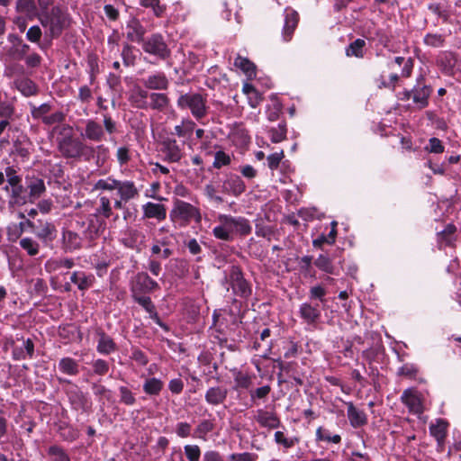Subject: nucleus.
Returning a JSON list of instances; mask_svg holds the SVG:
<instances>
[{"mask_svg":"<svg viewBox=\"0 0 461 461\" xmlns=\"http://www.w3.org/2000/svg\"><path fill=\"white\" fill-rule=\"evenodd\" d=\"M86 139L99 142L104 139V131L101 124L94 120H87L86 122L85 133L82 134Z\"/></svg>","mask_w":461,"mask_h":461,"instance_id":"nucleus-12","label":"nucleus"},{"mask_svg":"<svg viewBox=\"0 0 461 461\" xmlns=\"http://www.w3.org/2000/svg\"><path fill=\"white\" fill-rule=\"evenodd\" d=\"M257 455L244 452V453H234L230 456V461H256Z\"/></svg>","mask_w":461,"mask_h":461,"instance_id":"nucleus-60","label":"nucleus"},{"mask_svg":"<svg viewBox=\"0 0 461 461\" xmlns=\"http://www.w3.org/2000/svg\"><path fill=\"white\" fill-rule=\"evenodd\" d=\"M5 176L7 177V182L10 185H16L22 182V178L17 175L16 170L13 167H7L5 171Z\"/></svg>","mask_w":461,"mask_h":461,"instance_id":"nucleus-56","label":"nucleus"},{"mask_svg":"<svg viewBox=\"0 0 461 461\" xmlns=\"http://www.w3.org/2000/svg\"><path fill=\"white\" fill-rule=\"evenodd\" d=\"M223 218H228V215H219L218 219L221 224L220 226H216L212 230V233L219 240L230 241L232 240V230L230 225H226V221Z\"/></svg>","mask_w":461,"mask_h":461,"instance_id":"nucleus-24","label":"nucleus"},{"mask_svg":"<svg viewBox=\"0 0 461 461\" xmlns=\"http://www.w3.org/2000/svg\"><path fill=\"white\" fill-rule=\"evenodd\" d=\"M116 348V345L113 342V340L104 333L100 335L98 345H97V350L101 354H109L113 351H114Z\"/></svg>","mask_w":461,"mask_h":461,"instance_id":"nucleus-35","label":"nucleus"},{"mask_svg":"<svg viewBox=\"0 0 461 461\" xmlns=\"http://www.w3.org/2000/svg\"><path fill=\"white\" fill-rule=\"evenodd\" d=\"M133 299L141 305L149 314L150 317L160 326H163L158 313L155 311V306L149 296L143 294H132Z\"/></svg>","mask_w":461,"mask_h":461,"instance_id":"nucleus-25","label":"nucleus"},{"mask_svg":"<svg viewBox=\"0 0 461 461\" xmlns=\"http://www.w3.org/2000/svg\"><path fill=\"white\" fill-rule=\"evenodd\" d=\"M143 85L153 90H165L168 86V80L164 73H157L142 79Z\"/></svg>","mask_w":461,"mask_h":461,"instance_id":"nucleus-17","label":"nucleus"},{"mask_svg":"<svg viewBox=\"0 0 461 461\" xmlns=\"http://www.w3.org/2000/svg\"><path fill=\"white\" fill-rule=\"evenodd\" d=\"M412 95V99L415 104H417L420 108H423L428 104V98L430 95L429 87L424 86L420 88H415L411 93H406L408 98Z\"/></svg>","mask_w":461,"mask_h":461,"instance_id":"nucleus-27","label":"nucleus"},{"mask_svg":"<svg viewBox=\"0 0 461 461\" xmlns=\"http://www.w3.org/2000/svg\"><path fill=\"white\" fill-rule=\"evenodd\" d=\"M270 391H271V388L269 385H264V386L259 387L254 391H251L250 392L251 400L254 401L256 398L265 399L268 395Z\"/></svg>","mask_w":461,"mask_h":461,"instance_id":"nucleus-64","label":"nucleus"},{"mask_svg":"<svg viewBox=\"0 0 461 461\" xmlns=\"http://www.w3.org/2000/svg\"><path fill=\"white\" fill-rule=\"evenodd\" d=\"M316 438L320 441L331 442L335 444H339L341 441L339 435L331 436L328 429L321 427H320L316 431Z\"/></svg>","mask_w":461,"mask_h":461,"instance_id":"nucleus-42","label":"nucleus"},{"mask_svg":"<svg viewBox=\"0 0 461 461\" xmlns=\"http://www.w3.org/2000/svg\"><path fill=\"white\" fill-rule=\"evenodd\" d=\"M122 200L128 202L139 196V190L132 181H120L117 188Z\"/></svg>","mask_w":461,"mask_h":461,"instance_id":"nucleus-21","label":"nucleus"},{"mask_svg":"<svg viewBox=\"0 0 461 461\" xmlns=\"http://www.w3.org/2000/svg\"><path fill=\"white\" fill-rule=\"evenodd\" d=\"M14 86L24 96L34 95L37 92L36 85L29 78H20L14 82Z\"/></svg>","mask_w":461,"mask_h":461,"instance_id":"nucleus-31","label":"nucleus"},{"mask_svg":"<svg viewBox=\"0 0 461 461\" xmlns=\"http://www.w3.org/2000/svg\"><path fill=\"white\" fill-rule=\"evenodd\" d=\"M95 374L98 375H105L109 370V365L105 360L96 359L92 364Z\"/></svg>","mask_w":461,"mask_h":461,"instance_id":"nucleus-55","label":"nucleus"},{"mask_svg":"<svg viewBox=\"0 0 461 461\" xmlns=\"http://www.w3.org/2000/svg\"><path fill=\"white\" fill-rule=\"evenodd\" d=\"M299 15L297 12L292 10L285 14V25L283 28V39L285 41H289L292 39L293 33L297 27Z\"/></svg>","mask_w":461,"mask_h":461,"instance_id":"nucleus-16","label":"nucleus"},{"mask_svg":"<svg viewBox=\"0 0 461 461\" xmlns=\"http://www.w3.org/2000/svg\"><path fill=\"white\" fill-rule=\"evenodd\" d=\"M119 391H120V400L122 403H124L126 405H132L135 403L136 399L131 390H129L125 386H121L119 388Z\"/></svg>","mask_w":461,"mask_h":461,"instance_id":"nucleus-53","label":"nucleus"},{"mask_svg":"<svg viewBox=\"0 0 461 461\" xmlns=\"http://www.w3.org/2000/svg\"><path fill=\"white\" fill-rule=\"evenodd\" d=\"M226 281L231 286L235 295L241 298H248L251 294V286L244 278L242 271L239 267L232 266L230 268L229 274L226 276Z\"/></svg>","mask_w":461,"mask_h":461,"instance_id":"nucleus-3","label":"nucleus"},{"mask_svg":"<svg viewBox=\"0 0 461 461\" xmlns=\"http://www.w3.org/2000/svg\"><path fill=\"white\" fill-rule=\"evenodd\" d=\"M447 426L448 423L442 419H438L436 420L435 423H431L429 425V432L431 436H433L436 438L438 445L440 447H442L444 445V441L447 436Z\"/></svg>","mask_w":461,"mask_h":461,"instance_id":"nucleus-19","label":"nucleus"},{"mask_svg":"<svg viewBox=\"0 0 461 461\" xmlns=\"http://www.w3.org/2000/svg\"><path fill=\"white\" fill-rule=\"evenodd\" d=\"M41 24L47 28L51 38L59 37L70 24L69 15L59 6L48 10L46 6L38 15Z\"/></svg>","mask_w":461,"mask_h":461,"instance_id":"nucleus-1","label":"nucleus"},{"mask_svg":"<svg viewBox=\"0 0 461 461\" xmlns=\"http://www.w3.org/2000/svg\"><path fill=\"white\" fill-rule=\"evenodd\" d=\"M255 420L261 427L270 429L280 426V420L275 411L258 409L256 411Z\"/></svg>","mask_w":461,"mask_h":461,"instance_id":"nucleus-10","label":"nucleus"},{"mask_svg":"<svg viewBox=\"0 0 461 461\" xmlns=\"http://www.w3.org/2000/svg\"><path fill=\"white\" fill-rule=\"evenodd\" d=\"M284 158V152H276L271 155H269L267 158L268 167L272 170L276 169Z\"/></svg>","mask_w":461,"mask_h":461,"instance_id":"nucleus-57","label":"nucleus"},{"mask_svg":"<svg viewBox=\"0 0 461 461\" xmlns=\"http://www.w3.org/2000/svg\"><path fill=\"white\" fill-rule=\"evenodd\" d=\"M73 266H74V261H73V259H70V258L52 259V260H49L46 263V268L49 271H56L61 267L69 269V268L73 267Z\"/></svg>","mask_w":461,"mask_h":461,"instance_id":"nucleus-37","label":"nucleus"},{"mask_svg":"<svg viewBox=\"0 0 461 461\" xmlns=\"http://www.w3.org/2000/svg\"><path fill=\"white\" fill-rule=\"evenodd\" d=\"M163 382L160 379L152 377L146 379L143 390L147 394L158 395L163 388Z\"/></svg>","mask_w":461,"mask_h":461,"instance_id":"nucleus-34","label":"nucleus"},{"mask_svg":"<svg viewBox=\"0 0 461 461\" xmlns=\"http://www.w3.org/2000/svg\"><path fill=\"white\" fill-rule=\"evenodd\" d=\"M11 187L12 196L17 203H25L28 201V196L24 194V188L21 183L16 184V185H11Z\"/></svg>","mask_w":461,"mask_h":461,"instance_id":"nucleus-51","label":"nucleus"},{"mask_svg":"<svg viewBox=\"0 0 461 461\" xmlns=\"http://www.w3.org/2000/svg\"><path fill=\"white\" fill-rule=\"evenodd\" d=\"M67 394L74 409L80 410L86 407V398L77 386H73L69 389Z\"/></svg>","mask_w":461,"mask_h":461,"instance_id":"nucleus-28","label":"nucleus"},{"mask_svg":"<svg viewBox=\"0 0 461 461\" xmlns=\"http://www.w3.org/2000/svg\"><path fill=\"white\" fill-rule=\"evenodd\" d=\"M218 192V188L212 184H208L204 186V194L210 201L216 204H220L224 202L223 197L217 194Z\"/></svg>","mask_w":461,"mask_h":461,"instance_id":"nucleus-43","label":"nucleus"},{"mask_svg":"<svg viewBox=\"0 0 461 461\" xmlns=\"http://www.w3.org/2000/svg\"><path fill=\"white\" fill-rule=\"evenodd\" d=\"M185 454L188 461H199L201 449L197 445H186L185 446Z\"/></svg>","mask_w":461,"mask_h":461,"instance_id":"nucleus-50","label":"nucleus"},{"mask_svg":"<svg viewBox=\"0 0 461 461\" xmlns=\"http://www.w3.org/2000/svg\"><path fill=\"white\" fill-rule=\"evenodd\" d=\"M63 248L66 251H74L81 248L82 240L79 235L71 230L63 231Z\"/></svg>","mask_w":461,"mask_h":461,"instance_id":"nucleus-23","label":"nucleus"},{"mask_svg":"<svg viewBox=\"0 0 461 461\" xmlns=\"http://www.w3.org/2000/svg\"><path fill=\"white\" fill-rule=\"evenodd\" d=\"M49 455L51 456L52 461H70L65 451L58 446H51L49 448Z\"/></svg>","mask_w":461,"mask_h":461,"instance_id":"nucleus-48","label":"nucleus"},{"mask_svg":"<svg viewBox=\"0 0 461 461\" xmlns=\"http://www.w3.org/2000/svg\"><path fill=\"white\" fill-rule=\"evenodd\" d=\"M158 288V284L145 272L138 273L131 281L132 294H145Z\"/></svg>","mask_w":461,"mask_h":461,"instance_id":"nucleus-6","label":"nucleus"},{"mask_svg":"<svg viewBox=\"0 0 461 461\" xmlns=\"http://www.w3.org/2000/svg\"><path fill=\"white\" fill-rule=\"evenodd\" d=\"M39 223L38 230L35 232L36 236L45 244L51 242L56 237L55 226L49 221H39Z\"/></svg>","mask_w":461,"mask_h":461,"instance_id":"nucleus-18","label":"nucleus"},{"mask_svg":"<svg viewBox=\"0 0 461 461\" xmlns=\"http://www.w3.org/2000/svg\"><path fill=\"white\" fill-rule=\"evenodd\" d=\"M50 106L48 104H43L38 107L33 106L32 109V115L35 119H42L50 112Z\"/></svg>","mask_w":461,"mask_h":461,"instance_id":"nucleus-59","label":"nucleus"},{"mask_svg":"<svg viewBox=\"0 0 461 461\" xmlns=\"http://www.w3.org/2000/svg\"><path fill=\"white\" fill-rule=\"evenodd\" d=\"M276 443L282 445L285 448H290L299 442L298 438H286L282 431H276L275 433Z\"/></svg>","mask_w":461,"mask_h":461,"instance_id":"nucleus-45","label":"nucleus"},{"mask_svg":"<svg viewBox=\"0 0 461 461\" xmlns=\"http://www.w3.org/2000/svg\"><path fill=\"white\" fill-rule=\"evenodd\" d=\"M424 42L428 46L440 47V46H442V44L444 42V39L441 35H438V34H428L424 38Z\"/></svg>","mask_w":461,"mask_h":461,"instance_id":"nucleus-61","label":"nucleus"},{"mask_svg":"<svg viewBox=\"0 0 461 461\" xmlns=\"http://www.w3.org/2000/svg\"><path fill=\"white\" fill-rule=\"evenodd\" d=\"M99 202L100 205L97 209V212L105 218L111 217L112 207L109 198L106 196H101Z\"/></svg>","mask_w":461,"mask_h":461,"instance_id":"nucleus-52","label":"nucleus"},{"mask_svg":"<svg viewBox=\"0 0 461 461\" xmlns=\"http://www.w3.org/2000/svg\"><path fill=\"white\" fill-rule=\"evenodd\" d=\"M142 48L145 52L155 55L161 59H167L171 51L160 34H152L142 42Z\"/></svg>","mask_w":461,"mask_h":461,"instance_id":"nucleus-5","label":"nucleus"},{"mask_svg":"<svg viewBox=\"0 0 461 461\" xmlns=\"http://www.w3.org/2000/svg\"><path fill=\"white\" fill-rule=\"evenodd\" d=\"M366 45V41L362 39L354 41L347 49V56H355L357 58L363 57V49Z\"/></svg>","mask_w":461,"mask_h":461,"instance_id":"nucleus-40","label":"nucleus"},{"mask_svg":"<svg viewBox=\"0 0 461 461\" xmlns=\"http://www.w3.org/2000/svg\"><path fill=\"white\" fill-rule=\"evenodd\" d=\"M87 149L83 141L72 136H66L59 140V150L67 158H78L85 155Z\"/></svg>","mask_w":461,"mask_h":461,"instance_id":"nucleus-4","label":"nucleus"},{"mask_svg":"<svg viewBox=\"0 0 461 461\" xmlns=\"http://www.w3.org/2000/svg\"><path fill=\"white\" fill-rule=\"evenodd\" d=\"M348 418L354 428L361 427L366 423V414L357 410L351 402L348 404Z\"/></svg>","mask_w":461,"mask_h":461,"instance_id":"nucleus-26","label":"nucleus"},{"mask_svg":"<svg viewBox=\"0 0 461 461\" xmlns=\"http://www.w3.org/2000/svg\"><path fill=\"white\" fill-rule=\"evenodd\" d=\"M41 35H42V32H41V28L39 26L35 25V26H32L28 30V32L26 33V38L28 39V41H30L32 42H39Z\"/></svg>","mask_w":461,"mask_h":461,"instance_id":"nucleus-63","label":"nucleus"},{"mask_svg":"<svg viewBox=\"0 0 461 461\" xmlns=\"http://www.w3.org/2000/svg\"><path fill=\"white\" fill-rule=\"evenodd\" d=\"M246 190V185L244 181L237 175L230 174L226 176L222 182L220 192L224 194L233 195L235 197L240 196Z\"/></svg>","mask_w":461,"mask_h":461,"instance_id":"nucleus-7","label":"nucleus"},{"mask_svg":"<svg viewBox=\"0 0 461 461\" xmlns=\"http://www.w3.org/2000/svg\"><path fill=\"white\" fill-rule=\"evenodd\" d=\"M70 280L72 283L77 285L80 290H86L92 285V278L82 272L73 273Z\"/></svg>","mask_w":461,"mask_h":461,"instance_id":"nucleus-36","label":"nucleus"},{"mask_svg":"<svg viewBox=\"0 0 461 461\" xmlns=\"http://www.w3.org/2000/svg\"><path fill=\"white\" fill-rule=\"evenodd\" d=\"M119 182V180L112 177H108L106 179H99L95 183L94 189L112 191L118 188Z\"/></svg>","mask_w":461,"mask_h":461,"instance_id":"nucleus-41","label":"nucleus"},{"mask_svg":"<svg viewBox=\"0 0 461 461\" xmlns=\"http://www.w3.org/2000/svg\"><path fill=\"white\" fill-rule=\"evenodd\" d=\"M150 104L152 109L163 111L169 104V99L165 94L151 93L149 94Z\"/></svg>","mask_w":461,"mask_h":461,"instance_id":"nucleus-33","label":"nucleus"},{"mask_svg":"<svg viewBox=\"0 0 461 461\" xmlns=\"http://www.w3.org/2000/svg\"><path fill=\"white\" fill-rule=\"evenodd\" d=\"M230 163V158L225 152L220 150L215 153L213 167L215 168H221L223 166H227Z\"/></svg>","mask_w":461,"mask_h":461,"instance_id":"nucleus-54","label":"nucleus"},{"mask_svg":"<svg viewBox=\"0 0 461 461\" xmlns=\"http://www.w3.org/2000/svg\"><path fill=\"white\" fill-rule=\"evenodd\" d=\"M226 221V225H230L232 232H237L240 235H248L251 231V226L247 219L242 217H232L228 215V218H223Z\"/></svg>","mask_w":461,"mask_h":461,"instance_id":"nucleus-13","label":"nucleus"},{"mask_svg":"<svg viewBox=\"0 0 461 461\" xmlns=\"http://www.w3.org/2000/svg\"><path fill=\"white\" fill-rule=\"evenodd\" d=\"M20 246L28 255L36 256L40 250L39 243L32 238L26 237L20 240Z\"/></svg>","mask_w":461,"mask_h":461,"instance_id":"nucleus-38","label":"nucleus"},{"mask_svg":"<svg viewBox=\"0 0 461 461\" xmlns=\"http://www.w3.org/2000/svg\"><path fill=\"white\" fill-rule=\"evenodd\" d=\"M162 152L169 162H177L182 158L181 149L176 140H167L162 143Z\"/></svg>","mask_w":461,"mask_h":461,"instance_id":"nucleus-15","label":"nucleus"},{"mask_svg":"<svg viewBox=\"0 0 461 461\" xmlns=\"http://www.w3.org/2000/svg\"><path fill=\"white\" fill-rule=\"evenodd\" d=\"M58 367L62 374L68 375H77L79 373L78 363L71 357L61 358Z\"/></svg>","mask_w":461,"mask_h":461,"instance_id":"nucleus-30","label":"nucleus"},{"mask_svg":"<svg viewBox=\"0 0 461 461\" xmlns=\"http://www.w3.org/2000/svg\"><path fill=\"white\" fill-rule=\"evenodd\" d=\"M14 113V106L7 103H0V118L10 122Z\"/></svg>","mask_w":461,"mask_h":461,"instance_id":"nucleus-58","label":"nucleus"},{"mask_svg":"<svg viewBox=\"0 0 461 461\" xmlns=\"http://www.w3.org/2000/svg\"><path fill=\"white\" fill-rule=\"evenodd\" d=\"M128 32H127V38L135 42H143V36L145 33V30L142 27V25L137 20H132L128 24Z\"/></svg>","mask_w":461,"mask_h":461,"instance_id":"nucleus-29","label":"nucleus"},{"mask_svg":"<svg viewBox=\"0 0 461 461\" xmlns=\"http://www.w3.org/2000/svg\"><path fill=\"white\" fill-rule=\"evenodd\" d=\"M229 390L225 386H213L206 391L204 398L208 404L216 406L225 402Z\"/></svg>","mask_w":461,"mask_h":461,"instance_id":"nucleus-11","label":"nucleus"},{"mask_svg":"<svg viewBox=\"0 0 461 461\" xmlns=\"http://www.w3.org/2000/svg\"><path fill=\"white\" fill-rule=\"evenodd\" d=\"M314 264L319 269L329 274H333L334 267L329 257L325 255H320L314 261Z\"/></svg>","mask_w":461,"mask_h":461,"instance_id":"nucleus-44","label":"nucleus"},{"mask_svg":"<svg viewBox=\"0 0 461 461\" xmlns=\"http://www.w3.org/2000/svg\"><path fill=\"white\" fill-rule=\"evenodd\" d=\"M270 139L273 142L278 143L285 139L286 136V128L285 124H278L276 128H272L269 131Z\"/></svg>","mask_w":461,"mask_h":461,"instance_id":"nucleus-46","label":"nucleus"},{"mask_svg":"<svg viewBox=\"0 0 461 461\" xmlns=\"http://www.w3.org/2000/svg\"><path fill=\"white\" fill-rule=\"evenodd\" d=\"M122 58L125 66H131L134 62V57L132 55V47L126 44L122 50Z\"/></svg>","mask_w":461,"mask_h":461,"instance_id":"nucleus-62","label":"nucleus"},{"mask_svg":"<svg viewBox=\"0 0 461 461\" xmlns=\"http://www.w3.org/2000/svg\"><path fill=\"white\" fill-rule=\"evenodd\" d=\"M206 98L198 93L181 95L177 105L181 109H189L196 120H201L207 113Z\"/></svg>","mask_w":461,"mask_h":461,"instance_id":"nucleus-2","label":"nucleus"},{"mask_svg":"<svg viewBox=\"0 0 461 461\" xmlns=\"http://www.w3.org/2000/svg\"><path fill=\"white\" fill-rule=\"evenodd\" d=\"M14 227L18 228L19 230L16 233H14V237L11 236L12 235L11 228H8V230H7L8 240L11 241H15L16 240H18L21 237V235L23 233V231L26 230L27 228L34 230L35 224L31 220H26V221H21L19 223V225H14Z\"/></svg>","mask_w":461,"mask_h":461,"instance_id":"nucleus-39","label":"nucleus"},{"mask_svg":"<svg viewBox=\"0 0 461 461\" xmlns=\"http://www.w3.org/2000/svg\"><path fill=\"white\" fill-rule=\"evenodd\" d=\"M145 218H154L158 221H163L167 217L166 207L161 203L149 202L142 206Z\"/></svg>","mask_w":461,"mask_h":461,"instance_id":"nucleus-14","label":"nucleus"},{"mask_svg":"<svg viewBox=\"0 0 461 461\" xmlns=\"http://www.w3.org/2000/svg\"><path fill=\"white\" fill-rule=\"evenodd\" d=\"M401 400L411 412L420 414L423 411L421 399L416 391L405 390L401 396Z\"/></svg>","mask_w":461,"mask_h":461,"instance_id":"nucleus-9","label":"nucleus"},{"mask_svg":"<svg viewBox=\"0 0 461 461\" xmlns=\"http://www.w3.org/2000/svg\"><path fill=\"white\" fill-rule=\"evenodd\" d=\"M234 66L242 70L249 78L256 77V67L249 59L238 56L235 59Z\"/></svg>","mask_w":461,"mask_h":461,"instance_id":"nucleus-32","label":"nucleus"},{"mask_svg":"<svg viewBox=\"0 0 461 461\" xmlns=\"http://www.w3.org/2000/svg\"><path fill=\"white\" fill-rule=\"evenodd\" d=\"M140 5L145 8H151L156 16H160L164 7L159 5V0H140Z\"/></svg>","mask_w":461,"mask_h":461,"instance_id":"nucleus-49","label":"nucleus"},{"mask_svg":"<svg viewBox=\"0 0 461 461\" xmlns=\"http://www.w3.org/2000/svg\"><path fill=\"white\" fill-rule=\"evenodd\" d=\"M27 188L29 189L28 201L33 203L40 198L45 192L44 181L41 178L32 177L27 181Z\"/></svg>","mask_w":461,"mask_h":461,"instance_id":"nucleus-22","label":"nucleus"},{"mask_svg":"<svg viewBox=\"0 0 461 461\" xmlns=\"http://www.w3.org/2000/svg\"><path fill=\"white\" fill-rule=\"evenodd\" d=\"M195 127V123L191 120L183 121L181 125H176L175 127V132L179 137H185L187 134L191 133Z\"/></svg>","mask_w":461,"mask_h":461,"instance_id":"nucleus-47","label":"nucleus"},{"mask_svg":"<svg viewBox=\"0 0 461 461\" xmlns=\"http://www.w3.org/2000/svg\"><path fill=\"white\" fill-rule=\"evenodd\" d=\"M174 212L182 220H194L196 222L201 221V213L199 210L189 203L179 200L176 201L175 203Z\"/></svg>","mask_w":461,"mask_h":461,"instance_id":"nucleus-8","label":"nucleus"},{"mask_svg":"<svg viewBox=\"0 0 461 461\" xmlns=\"http://www.w3.org/2000/svg\"><path fill=\"white\" fill-rule=\"evenodd\" d=\"M301 317L309 324L315 323L321 317V311L319 304L312 305L308 303H304L300 306Z\"/></svg>","mask_w":461,"mask_h":461,"instance_id":"nucleus-20","label":"nucleus"}]
</instances>
